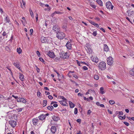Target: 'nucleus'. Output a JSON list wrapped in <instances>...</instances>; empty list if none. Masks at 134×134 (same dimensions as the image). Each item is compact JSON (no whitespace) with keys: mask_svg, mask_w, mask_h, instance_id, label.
Returning a JSON list of instances; mask_svg holds the SVG:
<instances>
[{"mask_svg":"<svg viewBox=\"0 0 134 134\" xmlns=\"http://www.w3.org/2000/svg\"><path fill=\"white\" fill-rule=\"evenodd\" d=\"M106 63L104 62H102L99 63L98 67L101 70H104L106 68Z\"/></svg>","mask_w":134,"mask_h":134,"instance_id":"obj_1","label":"nucleus"},{"mask_svg":"<svg viewBox=\"0 0 134 134\" xmlns=\"http://www.w3.org/2000/svg\"><path fill=\"white\" fill-rule=\"evenodd\" d=\"M65 36V34L62 32H57L56 35L57 37L59 39H62Z\"/></svg>","mask_w":134,"mask_h":134,"instance_id":"obj_2","label":"nucleus"},{"mask_svg":"<svg viewBox=\"0 0 134 134\" xmlns=\"http://www.w3.org/2000/svg\"><path fill=\"white\" fill-rule=\"evenodd\" d=\"M60 57L63 59H67L69 57V55L67 53L63 51L60 52Z\"/></svg>","mask_w":134,"mask_h":134,"instance_id":"obj_3","label":"nucleus"},{"mask_svg":"<svg viewBox=\"0 0 134 134\" xmlns=\"http://www.w3.org/2000/svg\"><path fill=\"white\" fill-rule=\"evenodd\" d=\"M107 63L108 65H113V59L111 57H109L107 58Z\"/></svg>","mask_w":134,"mask_h":134,"instance_id":"obj_4","label":"nucleus"},{"mask_svg":"<svg viewBox=\"0 0 134 134\" xmlns=\"http://www.w3.org/2000/svg\"><path fill=\"white\" fill-rule=\"evenodd\" d=\"M106 5L107 8L109 9H113V6L112 5L111 3L108 1L106 2Z\"/></svg>","mask_w":134,"mask_h":134,"instance_id":"obj_5","label":"nucleus"},{"mask_svg":"<svg viewBox=\"0 0 134 134\" xmlns=\"http://www.w3.org/2000/svg\"><path fill=\"white\" fill-rule=\"evenodd\" d=\"M53 31L57 33L59 32L60 31L59 27L58 25H55L53 27Z\"/></svg>","mask_w":134,"mask_h":134,"instance_id":"obj_6","label":"nucleus"},{"mask_svg":"<svg viewBox=\"0 0 134 134\" xmlns=\"http://www.w3.org/2000/svg\"><path fill=\"white\" fill-rule=\"evenodd\" d=\"M15 102L14 101H11L9 103L8 105L10 108L13 109L14 108L15 105Z\"/></svg>","mask_w":134,"mask_h":134,"instance_id":"obj_7","label":"nucleus"},{"mask_svg":"<svg viewBox=\"0 0 134 134\" xmlns=\"http://www.w3.org/2000/svg\"><path fill=\"white\" fill-rule=\"evenodd\" d=\"M9 124L13 127H15L16 125V121L14 120H11L9 121Z\"/></svg>","mask_w":134,"mask_h":134,"instance_id":"obj_8","label":"nucleus"},{"mask_svg":"<svg viewBox=\"0 0 134 134\" xmlns=\"http://www.w3.org/2000/svg\"><path fill=\"white\" fill-rule=\"evenodd\" d=\"M17 101L18 102H22L23 103H25L26 101L24 98H19L17 99Z\"/></svg>","mask_w":134,"mask_h":134,"instance_id":"obj_9","label":"nucleus"},{"mask_svg":"<svg viewBox=\"0 0 134 134\" xmlns=\"http://www.w3.org/2000/svg\"><path fill=\"white\" fill-rule=\"evenodd\" d=\"M46 54L50 57L53 58L55 57V55L53 52H48Z\"/></svg>","mask_w":134,"mask_h":134,"instance_id":"obj_10","label":"nucleus"},{"mask_svg":"<svg viewBox=\"0 0 134 134\" xmlns=\"http://www.w3.org/2000/svg\"><path fill=\"white\" fill-rule=\"evenodd\" d=\"M67 100H60L59 101V102L62 105L65 106H68V104L67 103Z\"/></svg>","mask_w":134,"mask_h":134,"instance_id":"obj_11","label":"nucleus"},{"mask_svg":"<svg viewBox=\"0 0 134 134\" xmlns=\"http://www.w3.org/2000/svg\"><path fill=\"white\" fill-rule=\"evenodd\" d=\"M39 120L38 119L35 118L32 119L33 124L34 125H36L38 123Z\"/></svg>","mask_w":134,"mask_h":134,"instance_id":"obj_12","label":"nucleus"},{"mask_svg":"<svg viewBox=\"0 0 134 134\" xmlns=\"http://www.w3.org/2000/svg\"><path fill=\"white\" fill-rule=\"evenodd\" d=\"M92 60L94 62L97 63L99 61L98 59L96 57H91Z\"/></svg>","mask_w":134,"mask_h":134,"instance_id":"obj_13","label":"nucleus"},{"mask_svg":"<svg viewBox=\"0 0 134 134\" xmlns=\"http://www.w3.org/2000/svg\"><path fill=\"white\" fill-rule=\"evenodd\" d=\"M57 131V128L56 126H53L51 128V131L53 133H55Z\"/></svg>","mask_w":134,"mask_h":134,"instance_id":"obj_14","label":"nucleus"},{"mask_svg":"<svg viewBox=\"0 0 134 134\" xmlns=\"http://www.w3.org/2000/svg\"><path fill=\"white\" fill-rule=\"evenodd\" d=\"M66 45L68 49H71V44L70 42L68 41Z\"/></svg>","mask_w":134,"mask_h":134,"instance_id":"obj_15","label":"nucleus"},{"mask_svg":"<svg viewBox=\"0 0 134 134\" xmlns=\"http://www.w3.org/2000/svg\"><path fill=\"white\" fill-rule=\"evenodd\" d=\"M103 49L104 51L106 52L108 51L109 50V48L108 46L106 44H104Z\"/></svg>","mask_w":134,"mask_h":134,"instance_id":"obj_16","label":"nucleus"},{"mask_svg":"<svg viewBox=\"0 0 134 134\" xmlns=\"http://www.w3.org/2000/svg\"><path fill=\"white\" fill-rule=\"evenodd\" d=\"M39 119L40 120H44L46 118L45 115H42L38 117Z\"/></svg>","mask_w":134,"mask_h":134,"instance_id":"obj_17","label":"nucleus"},{"mask_svg":"<svg viewBox=\"0 0 134 134\" xmlns=\"http://www.w3.org/2000/svg\"><path fill=\"white\" fill-rule=\"evenodd\" d=\"M19 78L20 79L21 81H23L24 80V76L21 73H19Z\"/></svg>","mask_w":134,"mask_h":134,"instance_id":"obj_18","label":"nucleus"},{"mask_svg":"<svg viewBox=\"0 0 134 134\" xmlns=\"http://www.w3.org/2000/svg\"><path fill=\"white\" fill-rule=\"evenodd\" d=\"M25 5V2L23 0H22L21 2V7L22 8H24Z\"/></svg>","mask_w":134,"mask_h":134,"instance_id":"obj_19","label":"nucleus"},{"mask_svg":"<svg viewBox=\"0 0 134 134\" xmlns=\"http://www.w3.org/2000/svg\"><path fill=\"white\" fill-rule=\"evenodd\" d=\"M14 66H15L17 68L19 69L20 71H22V70L20 69V67L19 66V64L17 63H14L13 64Z\"/></svg>","mask_w":134,"mask_h":134,"instance_id":"obj_20","label":"nucleus"},{"mask_svg":"<svg viewBox=\"0 0 134 134\" xmlns=\"http://www.w3.org/2000/svg\"><path fill=\"white\" fill-rule=\"evenodd\" d=\"M41 42L43 43H44L46 41V38L43 37H41Z\"/></svg>","mask_w":134,"mask_h":134,"instance_id":"obj_21","label":"nucleus"},{"mask_svg":"<svg viewBox=\"0 0 134 134\" xmlns=\"http://www.w3.org/2000/svg\"><path fill=\"white\" fill-rule=\"evenodd\" d=\"M5 21L6 23H10V20L9 17L8 16H6L5 18Z\"/></svg>","mask_w":134,"mask_h":134,"instance_id":"obj_22","label":"nucleus"},{"mask_svg":"<svg viewBox=\"0 0 134 134\" xmlns=\"http://www.w3.org/2000/svg\"><path fill=\"white\" fill-rule=\"evenodd\" d=\"M130 74L132 76H134V69H132L130 71Z\"/></svg>","mask_w":134,"mask_h":134,"instance_id":"obj_23","label":"nucleus"},{"mask_svg":"<svg viewBox=\"0 0 134 134\" xmlns=\"http://www.w3.org/2000/svg\"><path fill=\"white\" fill-rule=\"evenodd\" d=\"M52 119L54 121H57L59 119L58 117L54 116L52 117Z\"/></svg>","mask_w":134,"mask_h":134,"instance_id":"obj_24","label":"nucleus"},{"mask_svg":"<svg viewBox=\"0 0 134 134\" xmlns=\"http://www.w3.org/2000/svg\"><path fill=\"white\" fill-rule=\"evenodd\" d=\"M97 2L100 6H103V3L101 0H97Z\"/></svg>","mask_w":134,"mask_h":134,"instance_id":"obj_25","label":"nucleus"},{"mask_svg":"<svg viewBox=\"0 0 134 134\" xmlns=\"http://www.w3.org/2000/svg\"><path fill=\"white\" fill-rule=\"evenodd\" d=\"M69 104L70 108H73L74 107L75 105L71 102L69 101Z\"/></svg>","mask_w":134,"mask_h":134,"instance_id":"obj_26","label":"nucleus"},{"mask_svg":"<svg viewBox=\"0 0 134 134\" xmlns=\"http://www.w3.org/2000/svg\"><path fill=\"white\" fill-rule=\"evenodd\" d=\"M100 93L102 94H103L105 93V92L104 91V88L103 87H101L100 89Z\"/></svg>","mask_w":134,"mask_h":134,"instance_id":"obj_27","label":"nucleus"},{"mask_svg":"<svg viewBox=\"0 0 134 134\" xmlns=\"http://www.w3.org/2000/svg\"><path fill=\"white\" fill-rule=\"evenodd\" d=\"M29 11H30V14L32 18H34L33 13V12L32 11L31 9H30Z\"/></svg>","mask_w":134,"mask_h":134,"instance_id":"obj_28","label":"nucleus"},{"mask_svg":"<svg viewBox=\"0 0 134 134\" xmlns=\"http://www.w3.org/2000/svg\"><path fill=\"white\" fill-rule=\"evenodd\" d=\"M17 52L19 54H20L21 53L22 51L20 48H17Z\"/></svg>","mask_w":134,"mask_h":134,"instance_id":"obj_29","label":"nucleus"},{"mask_svg":"<svg viewBox=\"0 0 134 134\" xmlns=\"http://www.w3.org/2000/svg\"><path fill=\"white\" fill-rule=\"evenodd\" d=\"M47 100H43V105L44 107H45L47 104Z\"/></svg>","mask_w":134,"mask_h":134,"instance_id":"obj_30","label":"nucleus"},{"mask_svg":"<svg viewBox=\"0 0 134 134\" xmlns=\"http://www.w3.org/2000/svg\"><path fill=\"white\" fill-rule=\"evenodd\" d=\"M47 109L50 110H52L53 109V107L52 106H49L47 107Z\"/></svg>","mask_w":134,"mask_h":134,"instance_id":"obj_31","label":"nucleus"},{"mask_svg":"<svg viewBox=\"0 0 134 134\" xmlns=\"http://www.w3.org/2000/svg\"><path fill=\"white\" fill-rule=\"evenodd\" d=\"M115 103V101L113 100H110L109 101V103L111 105L114 104Z\"/></svg>","mask_w":134,"mask_h":134,"instance_id":"obj_32","label":"nucleus"},{"mask_svg":"<svg viewBox=\"0 0 134 134\" xmlns=\"http://www.w3.org/2000/svg\"><path fill=\"white\" fill-rule=\"evenodd\" d=\"M55 13L56 14H59L60 15L62 14L63 13V12H61L59 11H55Z\"/></svg>","mask_w":134,"mask_h":134,"instance_id":"obj_33","label":"nucleus"},{"mask_svg":"<svg viewBox=\"0 0 134 134\" xmlns=\"http://www.w3.org/2000/svg\"><path fill=\"white\" fill-rule=\"evenodd\" d=\"M68 76L69 77H71L72 75H73L72 74L71 72H69L67 74Z\"/></svg>","mask_w":134,"mask_h":134,"instance_id":"obj_34","label":"nucleus"},{"mask_svg":"<svg viewBox=\"0 0 134 134\" xmlns=\"http://www.w3.org/2000/svg\"><path fill=\"white\" fill-rule=\"evenodd\" d=\"M60 98L62 99L63 100H67V99L65 98V97H64L63 96H60L59 97Z\"/></svg>","mask_w":134,"mask_h":134,"instance_id":"obj_35","label":"nucleus"},{"mask_svg":"<svg viewBox=\"0 0 134 134\" xmlns=\"http://www.w3.org/2000/svg\"><path fill=\"white\" fill-rule=\"evenodd\" d=\"M119 118L120 119L122 120V119H125V115L123 116H119Z\"/></svg>","mask_w":134,"mask_h":134,"instance_id":"obj_36","label":"nucleus"},{"mask_svg":"<svg viewBox=\"0 0 134 134\" xmlns=\"http://www.w3.org/2000/svg\"><path fill=\"white\" fill-rule=\"evenodd\" d=\"M34 131V132L35 133V134L36 133L37 134H38L39 133V131L38 130H35Z\"/></svg>","mask_w":134,"mask_h":134,"instance_id":"obj_37","label":"nucleus"},{"mask_svg":"<svg viewBox=\"0 0 134 134\" xmlns=\"http://www.w3.org/2000/svg\"><path fill=\"white\" fill-rule=\"evenodd\" d=\"M99 78L98 75H95L94 76V79L96 80H98V79Z\"/></svg>","mask_w":134,"mask_h":134,"instance_id":"obj_38","label":"nucleus"},{"mask_svg":"<svg viewBox=\"0 0 134 134\" xmlns=\"http://www.w3.org/2000/svg\"><path fill=\"white\" fill-rule=\"evenodd\" d=\"M90 6L93 8H95L96 7L95 5L93 3L91 4H90Z\"/></svg>","mask_w":134,"mask_h":134,"instance_id":"obj_39","label":"nucleus"},{"mask_svg":"<svg viewBox=\"0 0 134 134\" xmlns=\"http://www.w3.org/2000/svg\"><path fill=\"white\" fill-rule=\"evenodd\" d=\"M77 108H75L74 109V113L75 114H77Z\"/></svg>","mask_w":134,"mask_h":134,"instance_id":"obj_40","label":"nucleus"},{"mask_svg":"<svg viewBox=\"0 0 134 134\" xmlns=\"http://www.w3.org/2000/svg\"><path fill=\"white\" fill-rule=\"evenodd\" d=\"M24 108H18V109H16L18 111V112H21L22 111L23 109Z\"/></svg>","mask_w":134,"mask_h":134,"instance_id":"obj_41","label":"nucleus"},{"mask_svg":"<svg viewBox=\"0 0 134 134\" xmlns=\"http://www.w3.org/2000/svg\"><path fill=\"white\" fill-rule=\"evenodd\" d=\"M92 34L94 36H96L97 35V32L96 31H94L93 32Z\"/></svg>","mask_w":134,"mask_h":134,"instance_id":"obj_42","label":"nucleus"},{"mask_svg":"<svg viewBox=\"0 0 134 134\" xmlns=\"http://www.w3.org/2000/svg\"><path fill=\"white\" fill-rule=\"evenodd\" d=\"M33 30L32 29H31L30 30V35H32L33 32Z\"/></svg>","mask_w":134,"mask_h":134,"instance_id":"obj_43","label":"nucleus"},{"mask_svg":"<svg viewBox=\"0 0 134 134\" xmlns=\"http://www.w3.org/2000/svg\"><path fill=\"white\" fill-rule=\"evenodd\" d=\"M80 63L81 64H84L85 65H87V66H88V64L87 63L85 62H80Z\"/></svg>","mask_w":134,"mask_h":134,"instance_id":"obj_44","label":"nucleus"},{"mask_svg":"<svg viewBox=\"0 0 134 134\" xmlns=\"http://www.w3.org/2000/svg\"><path fill=\"white\" fill-rule=\"evenodd\" d=\"M48 98L50 99H52L53 98V97L51 95H49L48 96Z\"/></svg>","mask_w":134,"mask_h":134,"instance_id":"obj_45","label":"nucleus"},{"mask_svg":"<svg viewBox=\"0 0 134 134\" xmlns=\"http://www.w3.org/2000/svg\"><path fill=\"white\" fill-rule=\"evenodd\" d=\"M39 59L41 61V62H44V60L43 59L41 58H39Z\"/></svg>","mask_w":134,"mask_h":134,"instance_id":"obj_46","label":"nucleus"},{"mask_svg":"<svg viewBox=\"0 0 134 134\" xmlns=\"http://www.w3.org/2000/svg\"><path fill=\"white\" fill-rule=\"evenodd\" d=\"M36 70L38 72H40V69L36 66Z\"/></svg>","mask_w":134,"mask_h":134,"instance_id":"obj_47","label":"nucleus"},{"mask_svg":"<svg viewBox=\"0 0 134 134\" xmlns=\"http://www.w3.org/2000/svg\"><path fill=\"white\" fill-rule=\"evenodd\" d=\"M124 123L127 126H128L129 125V123L127 122H124Z\"/></svg>","mask_w":134,"mask_h":134,"instance_id":"obj_48","label":"nucleus"},{"mask_svg":"<svg viewBox=\"0 0 134 134\" xmlns=\"http://www.w3.org/2000/svg\"><path fill=\"white\" fill-rule=\"evenodd\" d=\"M126 19L128 20V21H129L132 24V22L131 21V20H130V19H129V18L128 17H126Z\"/></svg>","mask_w":134,"mask_h":134,"instance_id":"obj_49","label":"nucleus"},{"mask_svg":"<svg viewBox=\"0 0 134 134\" xmlns=\"http://www.w3.org/2000/svg\"><path fill=\"white\" fill-rule=\"evenodd\" d=\"M7 34L6 33V32L5 31H4V32H3L2 34V35L3 36H6Z\"/></svg>","mask_w":134,"mask_h":134,"instance_id":"obj_50","label":"nucleus"},{"mask_svg":"<svg viewBox=\"0 0 134 134\" xmlns=\"http://www.w3.org/2000/svg\"><path fill=\"white\" fill-rule=\"evenodd\" d=\"M36 53H37V55L38 57H40V52L38 51H37L36 52Z\"/></svg>","mask_w":134,"mask_h":134,"instance_id":"obj_51","label":"nucleus"},{"mask_svg":"<svg viewBox=\"0 0 134 134\" xmlns=\"http://www.w3.org/2000/svg\"><path fill=\"white\" fill-rule=\"evenodd\" d=\"M94 26H95L96 27H97L98 28H99V25H98V24H96V23H95Z\"/></svg>","mask_w":134,"mask_h":134,"instance_id":"obj_52","label":"nucleus"},{"mask_svg":"<svg viewBox=\"0 0 134 134\" xmlns=\"http://www.w3.org/2000/svg\"><path fill=\"white\" fill-rule=\"evenodd\" d=\"M91 111L90 110H88L87 112V114L89 115L91 113Z\"/></svg>","mask_w":134,"mask_h":134,"instance_id":"obj_53","label":"nucleus"},{"mask_svg":"<svg viewBox=\"0 0 134 134\" xmlns=\"http://www.w3.org/2000/svg\"><path fill=\"white\" fill-rule=\"evenodd\" d=\"M83 69H84L85 70H86L88 69L87 68L86 66H83Z\"/></svg>","mask_w":134,"mask_h":134,"instance_id":"obj_54","label":"nucleus"},{"mask_svg":"<svg viewBox=\"0 0 134 134\" xmlns=\"http://www.w3.org/2000/svg\"><path fill=\"white\" fill-rule=\"evenodd\" d=\"M90 23H91L92 24L94 25L95 24V23L92 21H90Z\"/></svg>","mask_w":134,"mask_h":134,"instance_id":"obj_55","label":"nucleus"},{"mask_svg":"<svg viewBox=\"0 0 134 134\" xmlns=\"http://www.w3.org/2000/svg\"><path fill=\"white\" fill-rule=\"evenodd\" d=\"M41 95V93L40 92H37V95L38 96H40Z\"/></svg>","mask_w":134,"mask_h":134,"instance_id":"obj_56","label":"nucleus"},{"mask_svg":"<svg viewBox=\"0 0 134 134\" xmlns=\"http://www.w3.org/2000/svg\"><path fill=\"white\" fill-rule=\"evenodd\" d=\"M108 112L110 114H112L113 113L109 109L108 110Z\"/></svg>","mask_w":134,"mask_h":134,"instance_id":"obj_57","label":"nucleus"},{"mask_svg":"<svg viewBox=\"0 0 134 134\" xmlns=\"http://www.w3.org/2000/svg\"><path fill=\"white\" fill-rule=\"evenodd\" d=\"M53 106L54 107H58V105L57 104H53Z\"/></svg>","mask_w":134,"mask_h":134,"instance_id":"obj_58","label":"nucleus"},{"mask_svg":"<svg viewBox=\"0 0 134 134\" xmlns=\"http://www.w3.org/2000/svg\"><path fill=\"white\" fill-rule=\"evenodd\" d=\"M56 14L55 13V12L53 13H52L51 15V16L52 17H53L55 15V14Z\"/></svg>","mask_w":134,"mask_h":134,"instance_id":"obj_59","label":"nucleus"},{"mask_svg":"<svg viewBox=\"0 0 134 134\" xmlns=\"http://www.w3.org/2000/svg\"><path fill=\"white\" fill-rule=\"evenodd\" d=\"M81 120L80 119H78L77 120V121L79 123H80Z\"/></svg>","mask_w":134,"mask_h":134,"instance_id":"obj_60","label":"nucleus"},{"mask_svg":"<svg viewBox=\"0 0 134 134\" xmlns=\"http://www.w3.org/2000/svg\"><path fill=\"white\" fill-rule=\"evenodd\" d=\"M100 106L102 107H103V108H104V107H105V106L103 104H101L100 105Z\"/></svg>","mask_w":134,"mask_h":134,"instance_id":"obj_61","label":"nucleus"},{"mask_svg":"<svg viewBox=\"0 0 134 134\" xmlns=\"http://www.w3.org/2000/svg\"><path fill=\"white\" fill-rule=\"evenodd\" d=\"M5 49L8 51H9V48L7 46L5 47Z\"/></svg>","mask_w":134,"mask_h":134,"instance_id":"obj_62","label":"nucleus"},{"mask_svg":"<svg viewBox=\"0 0 134 134\" xmlns=\"http://www.w3.org/2000/svg\"><path fill=\"white\" fill-rule=\"evenodd\" d=\"M12 96L15 99H18V98H18V97L17 96H15L14 95H12Z\"/></svg>","mask_w":134,"mask_h":134,"instance_id":"obj_63","label":"nucleus"},{"mask_svg":"<svg viewBox=\"0 0 134 134\" xmlns=\"http://www.w3.org/2000/svg\"><path fill=\"white\" fill-rule=\"evenodd\" d=\"M76 134H82V133H81V131H79Z\"/></svg>","mask_w":134,"mask_h":134,"instance_id":"obj_64","label":"nucleus"}]
</instances>
